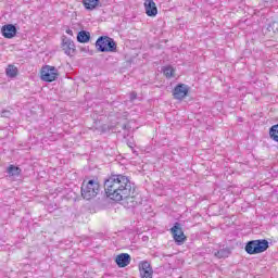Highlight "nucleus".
Here are the masks:
<instances>
[{"mask_svg": "<svg viewBox=\"0 0 278 278\" xmlns=\"http://www.w3.org/2000/svg\"><path fill=\"white\" fill-rule=\"evenodd\" d=\"M105 194L111 201H123L124 207L130 210L138 205L136 184L123 174H113L104 180Z\"/></svg>", "mask_w": 278, "mask_h": 278, "instance_id": "obj_1", "label": "nucleus"}, {"mask_svg": "<svg viewBox=\"0 0 278 278\" xmlns=\"http://www.w3.org/2000/svg\"><path fill=\"white\" fill-rule=\"evenodd\" d=\"M270 243L266 239L251 240L245 243L244 251L248 255H260L268 251Z\"/></svg>", "mask_w": 278, "mask_h": 278, "instance_id": "obj_2", "label": "nucleus"}, {"mask_svg": "<svg viewBox=\"0 0 278 278\" xmlns=\"http://www.w3.org/2000/svg\"><path fill=\"white\" fill-rule=\"evenodd\" d=\"M96 49L99 53H116L118 46L114 38L100 36L96 41Z\"/></svg>", "mask_w": 278, "mask_h": 278, "instance_id": "obj_3", "label": "nucleus"}, {"mask_svg": "<svg viewBox=\"0 0 278 278\" xmlns=\"http://www.w3.org/2000/svg\"><path fill=\"white\" fill-rule=\"evenodd\" d=\"M100 190L101 185H99V181L91 179L88 180L87 182L86 180L83 181L80 192L83 199H85L86 201H90L94 199L97 194H99Z\"/></svg>", "mask_w": 278, "mask_h": 278, "instance_id": "obj_4", "label": "nucleus"}, {"mask_svg": "<svg viewBox=\"0 0 278 278\" xmlns=\"http://www.w3.org/2000/svg\"><path fill=\"white\" fill-rule=\"evenodd\" d=\"M58 75V68L50 65H45L40 72L41 81H47L48 84H51V81H55Z\"/></svg>", "mask_w": 278, "mask_h": 278, "instance_id": "obj_5", "label": "nucleus"}, {"mask_svg": "<svg viewBox=\"0 0 278 278\" xmlns=\"http://www.w3.org/2000/svg\"><path fill=\"white\" fill-rule=\"evenodd\" d=\"M170 233L175 242L179 245L184 244L187 240V237L184 233V228H181V224L179 222H176L174 226L170 228Z\"/></svg>", "mask_w": 278, "mask_h": 278, "instance_id": "obj_6", "label": "nucleus"}, {"mask_svg": "<svg viewBox=\"0 0 278 278\" xmlns=\"http://www.w3.org/2000/svg\"><path fill=\"white\" fill-rule=\"evenodd\" d=\"M188 92H190V87L186 84H178L174 89H173V97L177 101H184L186 97H188Z\"/></svg>", "mask_w": 278, "mask_h": 278, "instance_id": "obj_7", "label": "nucleus"}, {"mask_svg": "<svg viewBox=\"0 0 278 278\" xmlns=\"http://www.w3.org/2000/svg\"><path fill=\"white\" fill-rule=\"evenodd\" d=\"M138 266L141 278H153V267L149 261H141Z\"/></svg>", "mask_w": 278, "mask_h": 278, "instance_id": "obj_8", "label": "nucleus"}, {"mask_svg": "<svg viewBox=\"0 0 278 278\" xmlns=\"http://www.w3.org/2000/svg\"><path fill=\"white\" fill-rule=\"evenodd\" d=\"M62 49L65 55H68L70 58H73V55H75V51H77L75 42L67 37H63L62 39Z\"/></svg>", "mask_w": 278, "mask_h": 278, "instance_id": "obj_9", "label": "nucleus"}, {"mask_svg": "<svg viewBox=\"0 0 278 278\" xmlns=\"http://www.w3.org/2000/svg\"><path fill=\"white\" fill-rule=\"evenodd\" d=\"M16 26L14 24H7L2 26L1 34L4 38H8L9 40L14 38L17 34Z\"/></svg>", "mask_w": 278, "mask_h": 278, "instance_id": "obj_10", "label": "nucleus"}, {"mask_svg": "<svg viewBox=\"0 0 278 278\" xmlns=\"http://www.w3.org/2000/svg\"><path fill=\"white\" fill-rule=\"evenodd\" d=\"M115 264L118 266V268H126V266H129L131 264V255L128 253H122L116 256Z\"/></svg>", "mask_w": 278, "mask_h": 278, "instance_id": "obj_11", "label": "nucleus"}, {"mask_svg": "<svg viewBox=\"0 0 278 278\" xmlns=\"http://www.w3.org/2000/svg\"><path fill=\"white\" fill-rule=\"evenodd\" d=\"M144 10L147 16L154 17L157 16V5L153 0H146Z\"/></svg>", "mask_w": 278, "mask_h": 278, "instance_id": "obj_12", "label": "nucleus"}, {"mask_svg": "<svg viewBox=\"0 0 278 278\" xmlns=\"http://www.w3.org/2000/svg\"><path fill=\"white\" fill-rule=\"evenodd\" d=\"M230 255H231V249H229V248H223V249L214 252V256L217 257V260H225L226 257H229Z\"/></svg>", "mask_w": 278, "mask_h": 278, "instance_id": "obj_13", "label": "nucleus"}, {"mask_svg": "<svg viewBox=\"0 0 278 278\" xmlns=\"http://www.w3.org/2000/svg\"><path fill=\"white\" fill-rule=\"evenodd\" d=\"M76 38H77V42H80V43L90 42V31L80 30V31H78Z\"/></svg>", "mask_w": 278, "mask_h": 278, "instance_id": "obj_14", "label": "nucleus"}, {"mask_svg": "<svg viewBox=\"0 0 278 278\" xmlns=\"http://www.w3.org/2000/svg\"><path fill=\"white\" fill-rule=\"evenodd\" d=\"M5 75L7 77L14 79V77L18 75V68L13 64H9L8 67L5 68Z\"/></svg>", "mask_w": 278, "mask_h": 278, "instance_id": "obj_15", "label": "nucleus"}, {"mask_svg": "<svg viewBox=\"0 0 278 278\" xmlns=\"http://www.w3.org/2000/svg\"><path fill=\"white\" fill-rule=\"evenodd\" d=\"M7 173L9 175V177H18V175H21L22 169L21 167L16 166V165H10L7 168Z\"/></svg>", "mask_w": 278, "mask_h": 278, "instance_id": "obj_16", "label": "nucleus"}, {"mask_svg": "<svg viewBox=\"0 0 278 278\" xmlns=\"http://www.w3.org/2000/svg\"><path fill=\"white\" fill-rule=\"evenodd\" d=\"M100 0H83V4L85 10H96V8L99 5Z\"/></svg>", "mask_w": 278, "mask_h": 278, "instance_id": "obj_17", "label": "nucleus"}, {"mask_svg": "<svg viewBox=\"0 0 278 278\" xmlns=\"http://www.w3.org/2000/svg\"><path fill=\"white\" fill-rule=\"evenodd\" d=\"M163 74L165 75V77L167 79H170V77H173L175 75V68H173V66L168 65L163 67Z\"/></svg>", "mask_w": 278, "mask_h": 278, "instance_id": "obj_18", "label": "nucleus"}, {"mask_svg": "<svg viewBox=\"0 0 278 278\" xmlns=\"http://www.w3.org/2000/svg\"><path fill=\"white\" fill-rule=\"evenodd\" d=\"M122 129H124V131H127L124 132V138H128L129 131H131V126H129V124H123Z\"/></svg>", "mask_w": 278, "mask_h": 278, "instance_id": "obj_19", "label": "nucleus"}, {"mask_svg": "<svg viewBox=\"0 0 278 278\" xmlns=\"http://www.w3.org/2000/svg\"><path fill=\"white\" fill-rule=\"evenodd\" d=\"M0 115L2 116V118H10V116H12V112L10 110H2L0 112Z\"/></svg>", "mask_w": 278, "mask_h": 278, "instance_id": "obj_20", "label": "nucleus"}, {"mask_svg": "<svg viewBox=\"0 0 278 278\" xmlns=\"http://www.w3.org/2000/svg\"><path fill=\"white\" fill-rule=\"evenodd\" d=\"M138 99V93L136 91L130 92L129 101L134 102Z\"/></svg>", "mask_w": 278, "mask_h": 278, "instance_id": "obj_21", "label": "nucleus"}, {"mask_svg": "<svg viewBox=\"0 0 278 278\" xmlns=\"http://www.w3.org/2000/svg\"><path fill=\"white\" fill-rule=\"evenodd\" d=\"M65 31H66V34H68V36H73V29L67 28Z\"/></svg>", "mask_w": 278, "mask_h": 278, "instance_id": "obj_22", "label": "nucleus"}, {"mask_svg": "<svg viewBox=\"0 0 278 278\" xmlns=\"http://www.w3.org/2000/svg\"><path fill=\"white\" fill-rule=\"evenodd\" d=\"M143 240H147V237H143Z\"/></svg>", "mask_w": 278, "mask_h": 278, "instance_id": "obj_23", "label": "nucleus"}, {"mask_svg": "<svg viewBox=\"0 0 278 278\" xmlns=\"http://www.w3.org/2000/svg\"><path fill=\"white\" fill-rule=\"evenodd\" d=\"M143 240H147V237H143Z\"/></svg>", "mask_w": 278, "mask_h": 278, "instance_id": "obj_24", "label": "nucleus"}]
</instances>
